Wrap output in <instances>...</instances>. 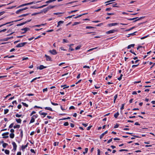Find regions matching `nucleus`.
Here are the masks:
<instances>
[{
	"label": "nucleus",
	"mask_w": 155,
	"mask_h": 155,
	"mask_svg": "<svg viewBox=\"0 0 155 155\" xmlns=\"http://www.w3.org/2000/svg\"><path fill=\"white\" fill-rule=\"evenodd\" d=\"M54 7V6L49 5L47 8L43 9L42 11V12H44L45 13H46L51 8H53Z\"/></svg>",
	"instance_id": "obj_1"
},
{
	"label": "nucleus",
	"mask_w": 155,
	"mask_h": 155,
	"mask_svg": "<svg viewBox=\"0 0 155 155\" xmlns=\"http://www.w3.org/2000/svg\"><path fill=\"white\" fill-rule=\"evenodd\" d=\"M38 115L37 114L33 115L31 118V119L30 120V123H32L34 122L35 121V119L37 117Z\"/></svg>",
	"instance_id": "obj_2"
},
{
	"label": "nucleus",
	"mask_w": 155,
	"mask_h": 155,
	"mask_svg": "<svg viewBox=\"0 0 155 155\" xmlns=\"http://www.w3.org/2000/svg\"><path fill=\"white\" fill-rule=\"evenodd\" d=\"M9 134V133L8 132L5 133H3L2 135L3 136V138H7L8 137V135Z\"/></svg>",
	"instance_id": "obj_3"
},
{
	"label": "nucleus",
	"mask_w": 155,
	"mask_h": 155,
	"mask_svg": "<svg viewBox=\"0 0 155 155\" xmlns=\"http://www.w3.org/2000/svg\"><path fill=\"white\" fill-rule=\"evenodd\" d=\"M45 57L46 58V60L47 61H52L51 58L49 56H48V55H47V54H45Z\"/></svg>",
	"instance_id": "obj_4"
},
{
	"label": "nucleus",
	"mask_w": 155,
	"mask_h": 155,
	"mask_svg": "<svg viewBox=\"0 0 155 155\" xmlns=\"http://www.w3.org/2000/svg\"><path fill=\"white\" fill-rule=\"evenodd\" d=\"M49 52L52 54H57V52L56 51V50L54 49H53L52 50H50L49 51Z\"/></svg>",
	"instance_id": "obj_5"
},
{
	"label": "nucleus",
	"mask_w": 155,
	"mask_h": 155,
	"mask_svg": "<svg viewBox=\"0 0 155 155\" xmlns=\"http://www.w3.org/2000/svg\"><path fill=\"white\" fill-rule=\"evenodd\" d=\"M116 31V30L113 29L109 31L106 32V33L107 34H109L111 33H113Z\"/></svg>",
	"instance_id": "obj_6"
},
{
	"label": "nucleus",
	"mask_w": 155,
	"mask_h": 155,
	"mask_svg": "<svg viewBox=\"0 0 155 155\" xmlns=\"http://www.w3.org/2000/svg\"><path fill=\"white\" fill-rule=\"evenodd\" d=\"M64 22V21H59L58 23V25L57 26V27H59L61 24H63Z\"/></svg>",
	"instance_id": "obj_7"
},
{
	"label": "nucleus",
	"mask_w": 155,
	"mask_h": 155,
	"mask_svg": "<svg viewBox=\"0 0 155 155\" xmlns=\"http://www.w3.org/2000/svg\"><path fill=\"white\" fill-rule=\"evenodd\" d=\"M30 29L28 28H22L21 29V30L22 31H24L23 32V33H25L27 31L29 30Z\"/></svg>",
	"instance_id": "obj_8"
},
{
	"label": "nucleus",
	"mask_w": 155,
	"mask_h": 155,
	"mask_svg": "<svg viewBox=\"0 0 155 155\" xmlns=\"http://www.w3.org/2000/svg\"><path fill=\"white\" fill-rule=\"evenodd\" d=\"M13 147V149L14 150H16L17 148V145L15 142H13L12 143Z\"/></svg>",
	"instance_id": "obj_9"
},
{
	"label": "nucleus",
	"mask_w": 155,
	"mask_h": 155,
	"mask_svg": "<svg viewBox=\"0 0 155 155\" xmlns=\"http://www.w3.org/2000/svg\"><path fill=\"white\" fill-rule=\"evenodd\" d=\"M46 68V67L44 66L43 65H40L39 66V68H38L40 70H42L45 68Z\"/></svg>",
	"instance_id": "obj_10"
},
{
	"label": "nucleus",
	"mask_w": 155,
	"mask_h": 155,
	"mask_svg": "<svg viewBox=\"0 0 155 155\" xmlns=\"http://www.w3.org/2000/svg\"><path fill=\"white\" fill-rule=\"evenodd\" d=\"M118 25L117 23H110L108 24L109 26L110 27L113 26H115L116 25Z\"/></svg>",
	"instance_id": "obj_11"
},
{
	"label": "nucleus",
	"mask_w": 155,
	"mask_h": 155,
	"mask_svg": "<svg viewBox=\"0 0 155 155\" xmlns=\"http://www.w3.org/2000/svg\"><path fill=\"white\" fill-rule=\"evenodd\" d=\"M56 0H49L48 1H47L45 3L46 4H48L49 3H50L53 2L55 1Z\"/></svg>",
	"instance_id": "obj_12"
},
{
	"label": "nucleus",
	"mask_w": 155,
	"mask_h": 155,
	"mask_svg": "<svg viewBox=\"0 0 155 155\" xmlns=\"http://www.w3.org/2000/svg\"><path fill=\"white\" fill-rule=\"evenodd\" d=\"M28 146L27 144H26L25 145H22L21 146V149L22 150H23L25 149L26 147H27Z\"/></svg>",
	"instance_id": "obj_13"
},
{
	"label": "nucleus",
	"mask_w": 155,
	"mask_h": 155,
	"mask_svg": "<svg viewBox=\"0 0 155 155\" xmlns=\"http://www.w3.org/2000/svg\"><path fill=\"white\" fill-rule=\"evenodd\" d=\"M134 44H131L130 45H129L127 46V49H129L131 47H134Z\"/></svg>",
	"instance_id": "obj_14"
},
{
	"label": "nucleus",
	"mask_w": 155,
	"mask_h": 155,
	"mask_svg": "<svg viewBox=\"0 0 155 155\" xmlns=\"http://www.w3.org/2000/svg\"><path fill=\"white\" fill-rule=\"evenodd\" d=\"M27 5H28V3H25V4H22V5H20V6H18L17 8H20L21 7H23V6H25Z\"/></svg>",
	"instance_id": "obj_15"
},
{
	"label": "nucleus",
	"mask_w": 155,
	"mask_h": 155,
	"mask_svg": "<svg viewBox=\"0 0 155 155\" xmlns=\"http://www.w3.org/2000/svg\"><path fill=\"white\" fill-rule=\"evenodd\" d=\"M19 130L20 131V136L21 138H22L23 136V132L22 129H20Z\"/></svg>",
	"instance_id": "obj_16"
},
{
	"label": "nucleus",
	"mask_w": 155,
	"mask_h": 155,
	"mask_svg": "<svg viewBox=\"0 0 155 155\" xmlns=\"http://www.w3.org/2000/svg\"><path fill=\"white\" fill-rule=\"evenodd\" d=\"M14 22V21H11V22H7V23H6L5 24H4L0 25V28L2 26H4V25H6L7 24H10V23H12V22Z\"/></svg>",
	"instance_id": "obj_17"
},
{
	"label": "nucleus",
	"mask_w": 155,
	"mask_h": 155,
	"mask_svg": "<svg viewBox=\"0 0 155 155\" xmlns=\"http://www.w3.org/2000/svg\"><path fill=\"white\" fill-rule=\"evenodd\" d=\"M9 136L11 138H13L14 137L15 134L14 133H11Z\"/></svg>",
	"instance_id": "obj_18"
},
{
	"label": "nucleus",
	"mask_w": 155,
	"mask_h": 155,
	"mask_svg": "<svg viewBox=\"0 0 155 155\" xmlns=\"http://www.w3.org/2000/svg\"><path fill=\"white\" fill-rule=\"evenodd\" d=\"M15 120L18 123H21V120L20 119H16Z\"/></svg>",
	"instance_id": "obj_19"
},
{
	"label": "nucleus",
	"mask_w": 155,
	"mask_h": 155,
	"mask_svg": "<svg viewBox=\"0 0 155 155\" xmlns=\"http://www.w3.org/2000/svg\"><path fill=\"white\" fill-rule=\"evenodd\" d=\"M45 109L46 110H48L50 111H52V108L50 107H45Z\"/></svg>",
	"instance_id": "obj_20"
},
{
	"label": "nucleus",
	"mask_w": 155,
	"mask_h": 155,
	"mask_svg": "<svg viewBox=\"0 0 155 155\" xmlns=\"http://www.w3.org/2000/svg\"><path fill=\"white\" fill-rule=\"evenodd\" d=\"M64 87L63 88L64 89H65L66 88H68L69 87V86H67L66 85H61V87Z\"/></svg>",
	"instance_id": "obj_21"
},
{
	"label": "nucleus",
	"mask_w": 155,
	"mask_h": 155,
	"mask_svg": "<svg viewBox=\"0 0 155 155\" xmlns=\"http://www.w3.org/2000/svg\"><path fill=\"white\" fill-rule=\"evenodd\" d=\"M119 114L118 112H117L114 115V117L116 118H117L118 115H119Z\"/></svg>",
	"instance_id": "obj_22"
},
{
	"label": "nucleus",
	"mask_w": 155,
	"mask_h": 155,
	"mask_svg": "<svg viewBox=\"0 0 155 155\" xmlns=\"http://www.w3.org/2000/svg\"><path fill=\"white\" fill-rule=\"evenodd\" d=\"M9 151L7 150H5V153L6 154H8L9 153Z\"/></svg>",
	"instance_id": "obj_23"
},
{
	"label": "nucleus",
	"mask_w": 155,
	"mask_h": 155,
	"mask_svg": "<svg viewBox=\"0 0 155 155\" xmlns=\"http://www.w3.org/2000/svg\"><path fill=\"white\" fill-rule=\"evenodd\" d=\"M20 127V125H17L15 126H14L13 127V128L14 129H15L16 128H18Z\"/></svg>",
	"instance_id": "obj_24"
},
{
	"label": "nucleus",
	"mask_w": 155,
	"mask_h": 155,
	"mask_svg": "<svg viewBox=\"0 0 155 155\" xmlns=\"http://www.w3.org/2000/svg\"><path fill=\"white\" fill-rule=\"evenodd\" d=\"M77 11H78V10H74L71 11L70 12H68V13L69 14H70L72 13L73 12H77Z\"/></svg>",
	"instance_id": "obj_25"
},
{
	"label": "nucleus",
	"mask_w": 155,
	"mask_h": 155,
	"mask_svg": "<svg viewBox=\"0 0 155 155\" xmlns=\"http://www.w3.org/2000/svg\"><path fill=\"white\" fill-rule=\"evenodd\" d=\"M138 18V17H136V18H127V20L130 21H132L133 20L135 19H136Z\"/></svg>",
	"instance_id": "obj_26"
},
{
	"label": "nucleus",
	"mask_w": 155,
	"mask_h": 155,
	"mask_svg": "<svg viewBox=\"0 0 155 155\" xmlns=\"http://www.w3.org/2000/svg\"><path fill=\"white\" fill-rule=\"evenodd\" d=\"M40 114L41 115H44V117H45V116L47 114V113H44V112H42V113H40Z\"/></svg>",
	"instance_id": "obj_27"
},
{
	"label": "nucleus",
	"mask_w": 155,
	"mask_h": 155,
	"mask_svg": "<svg viewBox=\"0 0 155 155\" xmlns=\"http://www.w3.org/2000/svg\"><path fill=\"white\" fill-rule=\"evenodd\" d=\"M21 9H20L17 11L16 12V13L17 14H18L21 12V11H22Z\"/></svg>",
	"instance_id": "obj_28"
},
{
	"label": "nucleus",
	"mask_w": 155,
	"mask_h": 155,
	"mask_svg": "<svg viewBox=\"0 0 155 155\" xmlns=\"http://www.w3.org/2000/svg\"><path fill=\"white\" fill-rule=\"evenodd\" d=\"M26 23H27V22H23L22 23H20V24H18L17 25L18 26H19L25 24Z\"/></svg>",
	"instance_id": "obj_29"
},
{
	"label": "nucleus",
	"mask_w": 155,
	"mask_h": 155,
	"mask_svg": "<svg viewBox=\"0 0 155 155\" xmlns=\"http://www.w3.org/2000/svg\"><path fill=\"white\" fill-rule=\"evenodd\" d=\"M22 47V44L21 43L18 44L16 46V47L17 48L21 47Z\"/></svg>",
	"instance_id": "obj_30"
},
{
	"label": "nucleus",
	"mask_w": 155,
	"mask_h": 155,
	"mask_svg": "<svg viewBox=\"0 0 155 155\" xmlns=\"http://www.w3.org/2000/svg\"><path fill=\"white\" fill-rule=\"evenodd\" d=\"M21 104H23V105L25 106L26 107H28V105L25 103L22 102Z\"/></svg>",
	"instance_id": "obj_31"
},
{
	"label": "nucleus",
	"mask_w": 155,
	"mask_h": 155,
	"mask_svg": "<svg viewBox=\"0 0 155 155\" xmlns=\"http://www.w3.org/2000/svg\"><path fill=\"white\" fill-rule=\"evenodd\" d=\"M9 111V110L8 109H6L4 110V113L5 114H7Z\"/></svg>",
	"instance_id": "obj_32"
},
{
	"label": "nucleus",
	"mask_w": 155,
	"mask_h": 155,
	"mask_svg": "<svg viewBox=\"0 0 155 155\" xmlns=\"http://www.w3.org/2000/svg\"><path fill=\"white\" fill-rule=\"evenodd\" d=\"M88 148H85V151L84 152H83V154H85L86 153H87V151H88Z\"/></svg>",
	"instance_id": "obj_33"
},
{
	"label": "nucleus",
	"mask_w": 155,
	"mask_h": 155,
	"mask_svg": "<svg viewBox=\"0 0 155 155\" xmlns=\"http://www.w3.org/2000/svg\"><path fill=\"white\" fill-rule=\"evenodd\" d=\"M28 14H23V15H21L19 16L18 17H22L25 16H26L28 15Z\"/></svg>",
	"instance_id": "obj_34"
},
{
	"label": "nucleus",
	"mask_w": 155,
	"mask_h": 155,
	"mask_svg": "<svg viewBox=\"0 0 155 155\" xmlns=\"http://www.w3.org/2000/svg\"><path fill=\"white\" fill-rule=\"evenodd\" d=\"M80 23V22H74V24L72 25V26H74V25H76L79 24Z\"/></svg>",
	"instance_id": "obj_35"
},
{
	"label": "nucleus",
	"mask_w": 155,
	"mask_h": 155,
	"mask_svg": "<svg viewBox=\"0 0 155 155\" xmlns=\"http://www.w3.org/2000/svg\"><path fill=\"white\" fill-rule=\"evenodd\" d=\"M144 18V17H141L140 18H138V19H137V20H135L134 21L136 22L137 21L139 20H140L143 19Z\"/></svg>",
	"instance_id": "obj_36"
},
{
	"label": "nucleus",
	"mask_w": 155,
	"mask_h": 155,
	"mask_svg": "<svg viewBox=\"0 0 155 155\" xmlns=\"http://www.w3.org/2000/svg\"><path fill=\"white\" fill-rule=\"evenodd\" d=\"M8 145V144L7 143H4L3 144L2 146L4 148H5Z\"/></svg>",
	"instance_id": "obj_37"
},
{
	"label": "nucleus",
	"mask_w": 155,
	"mask_h": 155,
	"mask_svg": "<svg viewBox=\"0 0 155 155\" xmlns=\"http://www.w3.org/2000/svg\"><path fill=\"white\" fill-rule=\"evenodd\" d=\"M139 61V60H136V61H131V62L132 64L136 63H137V62Z\"/></svg>",
	"instance_id": "obj_38"
},
{
	"label": "nucleus",
	"mask_w": 155,
	"mask_h": 155,
	"mask_svg": "<svg viewBox=\"0 0 155 155\" xmlns=\"http://www.w3.org/2000/svg\"><path fill=\"white\" fill-rule=\"evenodd\" d=\"M71 74V73H69L68 72V73H65L63 74L62 75V76H65V75H70V74Z\"/></svg>",
	"instance_id": "obj_39"
},
{
	"label": "nucleus",
	"mask_w": 155,
	"mask_h": 155,
	"mask_svg": "<svg viewBox=\"0 0 155 155\" xmlns=\"http://www.w3.org/2000/svg\"><path fill=\"white\" fill-rule=\"evenodd\" d=\"M81 47V46L79 45V46H77V47H76L75 49L76 50H78V49H80V48Z\"/></svg>",
	"instance_id": "obj_40"
},
{
	"label": "nucleus",
	"mask_w": 155,
	"mask_h": 155,
	"mask_svg": "<svg viewBox=\"0 0 155 155\" xmlns=\"http://www.w3.org/2000/svg\"><path fill=\"white\" fill-rule=\"evenodd\" d=\"M124 104H122V106L120 108V110H122L124 108Z\"/></svg>",
	"instance_id": "obj_41"
},
{
	"label": "nucleus",
	"mask_w": 155,
	"mask_h": 155,
	"mask_svg": "<svg viewBox=\"0 0 155 155\" xmlns=\"http://www.w3.org/2000/svg\"><path fill=\"white\" fill-rule=\"evenodd\" d=\"M15 116L16 117H21V115L19 114H17L15 115Z\"/></svg>",
	"instance_id": "obj_42"
},
{
	"label": "nucleus",
	"mask_w": 155,
	"mask_h": 155,
	"mask_svg": "<svg viewBox=\"0 0 155 155\" xmlns=\"http://www.w3.org/2000/svg\"><path fill=\"white\" fill-rule=\"evenodd\" d=\"M123 76V75L122 74H121L120 75V77L118 78H117V79L119 81H120L121 78H122V77Z\"/></svg>",
	"instance_id": "obj_43"
},
{
	"label": "nucleus",
	"mask_w": 155,
	"mask_h": 155,
	"mask_svg": "<svg viewBox=\"0 0 155 155\" xmlns=\"http://www.w3.org/2000/svg\"><path fill=\"white\" fill-rule=\"evenodd\" d=\"M13 125H14V123H12L9 126V128H12L13 127Z\"/></svg>",
	"instance_id": "obj_44"
},
{
	"label": "nucleus",
	"mask_w": 155,
	"mask_h": 155,
	"mask_svg": "<svg viewBox=\"0 0 155 155\" xmlns=\"http://www.w3.org/2000/svg\"><path fill=\"white\" fill-rule=\"evenodd\" d=\"M104 134L103 133H102V134H101L100 137V139H102L103 137L104 136Z\"/></svg>",
	"instance_id": "obj_45"
},
{
	"label": "nucleus",
	"mask_w": 155,
	"mask_h": 155,
	"mask_svg": "<svg viewBox=\"0 0 155 155\" xmlns=\"http://www.w3.org/2000/svg\"><path fill=\"white\" fill-rule=\"evenodd\" d=\"M9 39V38H8V37H7L6 38H5L3 39V40H2V41H7Z\"/></svg>",
	"instance_id": "obj_46"
},
{
	"label": "nucleus",
	"mask_w": 155,
	"mask_h": 155,
	"mask_svg": "<svg viewBox=\"0 0 155 155\" xmlns=\"http://www.w3.org/2000/svg\"><path fill=\"white\" fill-rule=\"evenodd\" d=\"M51 104H52L54 106L58 105V104L57 103H54L52 102H51Z\"/></svg>",
	"instance_id": "obj_47"
},
{
	"label": "nucleus",
	"mask_w": 155,
	"mask_h": 155,
	"mask_svg": "<svg viewBox=\"0 0 155 155\" xmlns=\"http://www.w3.org/2000/svg\"><path fill=\"white\" fill-rule=\"evenodd\" d=\"M64 125L65 126H67L69 125V124L68 122H65L64 124Z\"/></svg>",
	"instance_id": "obj_48"
},
{
	"label": "nucleus",
	"mask_w": 155,
	"mask_h": 155,
	"mask_svg": "<svg viewBox=\"0 0 155 155\" xmlns=\"http://www.w3.org/2000/svg\"><path fill=\"white\" fill-rule=\"evenodd\" d=\"M82 16V15H78L77 16H76V17H75L74 18H76H76H79V17H81Z\"/></svg>",
	"instance_id": "obj_49"
},
{
	"label": "nucleus",
	"mask_w": 155,
	"mask_h": 155,
	"mask_svg": "<svg viewBox=\"0 0 155 155\" xmlns=\"http://www.w3.org/2000/svg\"><path fill=\"white\" fill-rule=\"evenodd\" d=\"M115 0H110V1H107L105 2V3H109V2H110L113 1H115Z\"/></svg>",
	"instance_id": "obj_50"
},
{
	"label": "nucleus",
	"mask_w": 155,
	"mask_h": 155,
	"mask_svg": "<svg viewBox=\"0 0 155 155\" xmlns=\"http://www.w3.org/2000/svg\"><path fill=\"white\" fill-rule=\"evenodd\" d=\"M58 143H59L58 142H55L54 143V146H56L57 145H58Z\"/></svg>",
	"instance_id": "obj_51"
},
{
	"label": "nucleus",
	"mask_w": 155,
	"mask_h": 155,
	"mask_svg": "<svg viewBox=\"0 0 155 155\" xmlns=\"http://www.w3.org/2000/svg\"><path fill=\"white\" fill-rule=\"evenodd\" d=\"M63 42H64H64L67 43V42H68L67 40H66L65 39H63Z\"/></svg>",
	"instance_id": "obj_52"
},
{
	"label": "nucleus",
	"mask_w": 155,
	"mask_h": 155,
	"mask_svg": "<svg viewBox=\"0 0 155 155\" xmlns=\"http://www.w3.org/2000/svg\"><path fill=\"white\" fill-rule=\"evenodd\" d=\"M28 59V57H23L22 58V60H27Z\"/></svg>",
	"instance_id": "obj_53"
},
{
	"label": "nucleus",
	"mask_w": 155,
	"mask_h": 155,
	"mask_svg": "<svg viewBox=\"0 0 155 155\" xmlns=\"http://www.w3.org/2000/svg\"><path fill=\"white\" fill-rule=\"evenodd\" d=\"M117 5V3H116L115 4H113V5H112V7H118V6H116V5Z\"/></svg>",
	"instance_id": "obj_54"
},
{
	"label": "nucleus",
	"mask_w": 155,
	"mask_h": 155,
	"mask_svg": "<svg viewBox=\"0 0 155 155\" xmlns=\"http://www.w3.org/2000/svg\"><path fill=\"white\" fill-rule=\"evenodd\" d=\"M7 29H4L3 30L0 31V33L2 32H5L6 31Z\"/></svg>",
	"instance_id": "obj_55"
},
{
	"label": "nucleus",
	"mask_w": 155,
	"mask_h": 155,
	"mask_svg": "<svg viewBox=\"0 0 155 155\" xmlns=\"http://www.w3.org/2000/svg\"><path fill=\"white\" fill-rule=\"evenodd\" d=\"M128 150H125V149H121L119 150V151L120 152H122L123 151H127Z\"/></svg>",
	"instance_id": "obj_56"
},
{
	"label": "nucleus",
	"mask_w": 155,
	"mask_h": 155,
	"mask_svg": "<svg viewBox=\"0 0 155 155\" xmlns=\"http://www.w3.org/2000/svg\"><path fill=\"white\" fill-rule=\"evenodd\" d=\"M69 109H75V107L73 106H71L69 107Z\"/></svg>",
	"instance_id": "obj_57"
},
{
	"label": "nucleus",
	"mask_w": 155,
	"mask_h": 155,
	"mask_svg": "<svg viewBox=\"0 0 155 155\" xmlns=\"http://www.w3.org/2000/svg\"><path fill=\"white\" fill-rule=\"evenodd\" d=\"M10 132L12 133H13L15 131V130L14 129H11V130H10Z\"/></svg>",
	"instance_id": "obj_58"
},
{
	"label": "nucleus",
	"mask_w": 155,
	"mask_h": 155,
	"mask_svg": "<svg viewBox=\"0 0 155 155\" xmlns=\"http://www.w3.org/2000/svg\"><path fill=\"white\" fill-rule=\"evenodd\" d=\"M27 95L30 96H34V94H27Z\"/></svg>",
	"instance_id": "obj_59"
},
{
	"label": "nucleus",
	"mask_w": 155,
	"mask_h": 155,
	"mask_svg": "<svg viewBox=\"0 0 155 155\" xmlns=\"http://www.w3.org/2000/svg\"><path fill=\"white\" fill-rule=\"evenodd\" d=\"M36 112L35 111H33L30 114V116H31L33 114H35Z\"/></svg>",
	"instance_id": "obj_60"
},
{
	"label": "nucleus",
	"mask_w": 155,
	"mask_h": 155,
	"mask_svg": "<svg viewBox=\"0 0 155 155\" xmlns=\"http://www.w3.org/2000/svg\"><path fill=\"white\" fill-rule=\"evenodd\" d=\"M147 37H148V36H144V37H141L140 38V39L141 40L143 39H144L145 38H147Z\"/></svg>",
	"instance_id": "obj_61"
},
{
	"label": "nucleus",
	"mask_w": 155,
	"mask_h": 155,
	"mask_svg": "<svg viewBox=\"0 0 155 155\" xmlns=\"http://www.w3.org/2000/svg\"><path fill=\"white\" fill-rule=\"evenodd\" d=\"M119 125L118 124H116L114 126V128H116L118 127Z\"/></svg>",
	"instance_id": "obj_62"
},
{
	"label": "nucleus",
	"mask_w": 155,
	"mask_h": 155,
	"mask_svg": "<svg viewBox=\"0 0 155 155\" xmlns=\"http://www.w3.org/2000/svg\"><path fill=\"white\" fill-rule=\"evenodd\" d=\"M82 124L85 127H86L88 125V124H87L83 123Z\"/></svg>",
	"instance_id": "obj_63"
},
{
	"label": "nucleus",
	"mask_w": 155,
	"mask_h": 155,
	"mask_svg": "<svg viewBox=\"0 0 155 155\" xmlns=\"http://www.w3.org/2000/svg\"><path fill=\"white\" fill-rule=\"evenodd\" d=\"M97 155H100V151L99 149L97 150Z\"/></svg>",
	"instance_id": "obj_64"
}]
</instances>
